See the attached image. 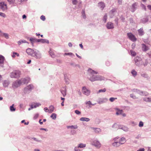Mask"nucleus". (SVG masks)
Segmentation results:
<instances>
[{"instance_id": "c03bdc74", "label": "nucleus", "mask_w": 151, "mask_h": 151, "mask_svg": "<svg viewBox=\"0 0 151 151\" xmlns=\"http://www.w3.org/2000/svg\"><path fill=\"white\" fill-rule=\"evenodd\" d=\"M82 13L83 18L84 19L86 17L85 11L84 10H83L82 12Z\"/></svg>"}, {"instance_id": "58836bf2", "label": "nucleus", "mask_w": 151, "mask_h": 151, "mask_svg": "<svg viewBox=\"0 0 151 151\" xmlns=\"http://www.w3.org/2000/svg\"><path fill=\"white\" fill-rule=\"evenodd\" d=\"M138 93L140 94L143 95H145V96L147 95L148 94L147 93H145L144 94H143V93L142 92H141L139 91H137Z\"/></svg>"}, {"instance_id": "ddd939ff", "label": "nucleus", "mask_w": 151, "mask_h": 151, "mask_svg": "<svg viewBox=\"0 0 151 151\" xmlns=\"http://www.w3.org/2000/svg\"><path fill=\"white\" fill-rule=\"evenodd\" d=\"M105 6V4L104 2L101 1L98 3V6L100 7L102 10H103Z\"/></svg>"}, {"instance_id": "4468645a", "label": "nucleus", "mask_w": 151, "mask_h": 151, "mask_svg": "<svg viewBox=\"0 0 151 151\" xmlns=\"http://www.w3.org/2000/svg\"><path fill=\"white\" fill-rule=\"evenodd\" d=\"M107 27L109 29H112L114 28L113 24L111 22H108L106 25Z\"/></svg>"}, {"instance_id": "2f4dec72", "label": "nucleus", "mask_w": 151, "mask_h": 151, "mask_svg": "<svg viewBox=\"0 0 151 151\" xmlns=\"http://www.w3.org/2000/svg\"><path fill=\"white\" fill-rule=\"evenodd\" d=\"M3 84L4 86L6 87L8 85L9 83L8 81H4Z\"/></svg>"}, {"instance_id": "49530a36", "label": "nucleus", "mask_w": 151, "mask_h": 151, "mask_svg": "<svg viewBox=\"0 0 151 151\" xmlns=\"http://www.w3.org/2000/svg\"><path fill=\"white\" fill-rule=\"evenodd\" d=\"M0 15L4 17H6V15L5 14L1 12H0Z\"/></svg>"}, {"instance_id": "0e129e2a", "label": "nucleus", "mask_w": 151, "mask_h": 151, "mask_svg": "<svg viewBox=\"0 0 151 151\" xmlns=\"http://www.w3.org/2000/svg\"><path fill=\"white\" fill-rule=\"evenodd\" d=\"M123 130L124 131H127L128 130V128L126 127H124L123 128Z\"/></svg>"}, {"instance_id": "603ef678", "label": "nucleus", "mask_w": 151, "mask_h": 151, "mask_svg": "<svg viewBox=\"0 0 151 151\" xmlns=\"http://www.w3.org/2000/svg\"><path fill=\"white\" fill-rule=\"evenodd\" d=\"M73 55V53L71 52L68 53H65L64 54V55Z\"/></svg>"}, {"instance_id": "7ed1b4c3", "label": "nucleus", "mask_w": 151, "mask_h": 151, "mask_svg": "<svg viewBox=\"0 0 151 151\" xmlns=\"http://www.w3.org/2000/svg\"><path fill=\"white\" fill-rule=\"evenodd\" d=\"M127 35L129 39L132 41L134 42L137 39L135 36L131 33H127Z\"/></svg>"}, {"instance_id": "6e6552de", "label": "nucleus", "mask_w": 151, "mask_h": 151, "mask_svg": "<svg viewBox=\"0 0 151 151\" xmlns=\"http://www.w3.org/2000/svg\"><path fill=\"white\" fill-rule=\"evenodd\" d=\"M135 61L136 64L138 66H139L142 63L141 58L139 57H136L135 58Z\"/></svg>"}, {"instance_id": "a211bd4d", "label": "nucleus", "mask_w": 151, "mask_h": 151, "mask_svg": "<svg viewBox=\"0 0 151 151\" xmlns=\"http://www.w3.org/2000/svg\"><path fill=\"white\" fill-rule=\"evenodd\" d=\"M139 34L140 36H142L144 34V32L143 28H141L139 29L138 30Z\"/></svg>"}, {"instance_id": "680f3d73", "label": "nucleus", "mask_w": 151, "mask_h": 151, "mask_svg": "<svg viewBox=\"0 0 151 151\" xmlns=\"http://www.w3.org/2000/svg\"><path fill=\"white\" fill-rule=\"evenodd\" d=\"M68 45L69 47H71L72 46V44L70 42L69 43Z\"/></svg>"}, {"instance_id": "3c124183", "label": "nucleus", "mask_w": 151, "mask_h": 151, "mask_svg": "<svg viewBox=\"0 0 151 151\" xmlns=\"http://www.w3.org/2000/svg\"><path fill=\"white\" fill-rule=\"evenodd\" d=\"M130 97H131L133 99H136V96L134 95L133 94H131L130 95Z\"/></svg>"}, {"instance_id": "39448f33", "label": "nucleus", "mask_w": 151, "mask_h": 151, "mask_svg": "<svg viewBox=\"0 0 151 151\" xmlns=\"http://www.w3.org/2000/svg\"><path fill=\"white\" fill-rule=\"evenodd\" d=\"M22 84L21 80H18L14 82L13 84V86L14 87L17 88L19 86Z\"/></svg>"}, {"instance_id": "393cba45", "label": "nucleus", "mask_w": 151, "mask_h": 151, "mask_svg": "<svg viewBox=\"0 0 151 151\" xmlns=\"http://www.w3.org/2000/svg\"><path fill=\"white\" fill-rule=\"evenodd\" d=\"M37 39L33 38H30V41L32 44H33L34 42H37Z\"/></svg>"}, {"instance_id": "6e6d98bb", "label": "nucleus", "mask_w": 151, "mask_h": 151, "mask_svg": "<svg viewBox=\"0 0 151 151\" xmlns=\"http://www.w3.org/2000/svg\"><path fill=\"white\" fill-rule=\"evenodd\" d=\"M44 110L45 111V112H48V109L47 108V107H45L44 108Z\"/></svg>"}, {"instance_id": "f3484780", "label": "nucleus", "mask_w": 151, "mask_h": 151, "mask_svg": "<svg viewBox=\"0 0 151 151\" xmlns=\"http://www.w3.org/2000/svg\"><path fill=\"white\" fill-rule=\"evenodd\" d=\"M29 79L28 78H24L23 79H21L20 80H21L22 83H23L24 84L26 83H27L29 81Z\"/></svg>"}, {"instance_id": "a19ab883", "label": "nucleus", "mask_w": 151, "mask_h": 151, "mask_svg": "<svg viewBox=\"0 0 151 151\" xmlns=\"http://www.w3.org/2000/svg\"><path fill=\"white\" fill-rule=\"evenodd\" d=\"M49 53L50 55L52 56V57H53L54 55L53 53L52 52V51L51 50H50L49 51Z\"/></svg>"}, {"instance_id": "f704fd0d", "label": "nucleus", "mask_w": 151, "mask_h": 151, "mask_svg": "<svg viewBox=\"0 0 151 151\" xmlns=\"http://www.w3.org/2000/svg\"><path fill=\"white\" fill-rule=\"evenodd\" d=\"M86 146V144H83L81 143L79 145V146H78V147L80 148H83L85 147Z\"/></svg>"}, {"instance_id": "5fc2aeb1", "label": "nucleus", "mask_w": 151, "mask_h": 151, "mask_svg": "<svg viewBox=\"0 0 151 151\" xmlns=\"http://www.w3.org/2000/svg\"><path fill=\"white\" fill-rule=\"evenodd\" d=\"M137 6V4L136 3H135L132 4V6L134 9L135 8V7Z\"/></svg>"}, {"instance_id": "f03ea898", "label": "nucleus", "mask_w": 151, "mask_h": 151, "mask_svg": "<svg viewBox=\"0 0 151 151\" xmlns=\"http://www.w3.org/2000/svg\"><path fill=\"white\" fill-rule=\"evenodd\" d=\"M20 72L19 70H15L12 72L10 74L11 78H17L20 77Z\"/></svg>"}, {"instance_id": "c85d7f7f", "label": "nucleus", "mask_w": 151, "mask_h": 151, "mask_svg": "<svg viewBox=\"0 0 151 151\" xmlns=\"http://www.w3.org/2000/svg\"><path fill=\"white\" fill-rule=\"evenodd\" d=\"M15 55H17V56L18 57L19 56V54L18 53L15 52H14L13 53V54L12 55V57L13 58L15 57Z\"/></svg>"}, {"instance_id": "473e14b6", "label": "nucleus", "mask_w": 151, "mask_h": 151, "mask_svg": "<svg viewBox=\"0 0 151 151\" xmlns=\"http://www.w3.org/2000/svg\"><path fill=\"white\" fill-rule=\"evenodd\" d=\"M107 16L106 14H105L103 18V21L104 22H106V21L107 19Z\"/></svg>"}, {"instance_id": "37998d69", "label": "nucleus", "mask_w": 151, "mask_h": 151, "mask_svg": "<svg viewBox=\"0 0 151 151\" xmlns=\"http://www.w3.org/2000/svg\"><path fill=\"white\" fill-rule=\"evenodd\" d=\"M7 1L10 4H12L14 3L15 2V0H7Z\"/></svg>"}, {"instance_id": "f8f14e48", "label": "nucleus", "mask_w": 151, "mask_h": 151, "mask_svg": "<svg viewBox=\"0 0 151 151\" xmlns=\"http://www.w3.org/2000/svg\"><path fill=\"white\" fill-rule=\"evenodd\" d=\"M37 42H40L42 43H49V40H47L45 39H38L37 40Z\"/></svg>"}, {"instance_id": "bf43d9fd", "label": "nucleus", "mask_w": 151, "mask_h": 151, "mask_svg": "<svg viewBox=\"0 0 151 151\" xmlns=\"http://www.w3.org/2000/svg\"><path fill=\"white\" fill-rule=\"evenodd\" d=\"M137 151H144V148H141L138 150Z\"/></svg>"}, {"instance_id": "09e8293b", "label": "nucleus", "mask_w": 151, "mask_h": 151, "mask_svg": "<svg viewBox=\"0 0 151 151\" xmlns=\"http://www.w3.org/2000/svg\"><path fill=\"white\" fill-rule=\"evenodd\" d=\"M139 127H142L143 126V123L142 122L140 121L139 123Z\"/></svg>"}, {"instance_id": "9b49d317", "label": "nucleus", "mask_w": 151, "mask_h": 151, "mask_svg": "<svg viewBox=\"0 0 151 151\" xmlns=\"http://www.w3.org/2000/svg\"><path fill=\"white\" fill-rule=\"evenodd\" d=\"M93 145L98 148H100L101 147V144L97 141H94L93 143Z\"/></svg>"}, {"instance_id": "8fccbe9b", "label": "nucleus", "mask_w": 151, "mask_h": 151, "mask_svg": "<svg viewBox=\"0 0 151 151\" xmlns=\"http://www.w3.org/2000/svg\"><path fill=\"white\" fill-rule=\"evenodd\" d=\"M40 19H41L43 21H45V16L43 15H42L40 17Z\"/></svg>"}, {"instance_id": "cd10ccee", "label": "nucleus", "mask_w": 151, "mask_h": 151, "mask_svg": "<svg viewBox=\"0 0 151 151\" xmlns=\"http://www.w3.org/2000/svg\"><path fill=\"white\" fill-rule=\"evenodd\" d=\"M67 127L68 128H70L71 129H76L78 127L77 126V125H75V126L72 125V126H67Z\"/></svg>"}, {"instance_id": "9d476101", "label": "nucleus", "mask_w": 151, "mask_h": 151, "mask_svg": "<svg viewBox=\"0 0 151 151\" xmlns=\"http://www.w3.org/2000/svg\"><path fill=\"white\" fill-rule=\"evenodd\" d=\"M26 52L27 54L32 56L35 51L30 48H28L26 50Z\"/></svg>"}, {"instance_id": "aec40b11", "label": "nucleus", "mask_w": 151, "mask_h": 151, "mask_svg": "<svg viewBox=\"0 0 151 151\" xmlns=\"http://www.w3.org/2000/svg\"><path fill=\"white\" fill-rule=\"evenodd\" d=\"M0 35L1 36H4L6 39H8L9 38V35L7 33H1Z\"/></svg>"}, {"instance_id": "1a4fd4ad", "label": "nucleus", "mask_w": 151, "mask_h": 151, "mask_svg": "<svg viewBox=\"0 0 151 151\" xmlns=\"http://www.w3.org/2000/svg\"><path fill=\"white\" fill-rule=\"evenodd\" d=\"M32 56L38 59H40L41 58V55L38 52H36L35 51Z\"/></svg>"}, {"instance_id": "0eeeda50", "label": "nucleus", "mask_w": 151, "mask_h": 151, "mask_svg": "<svg viewBox=\"0 0 151 151\" xmlns=\"http://www.w3.org/2000/svg\"><path fill=\"white\" fill-rule=\"evenodd\" d=\"M0 9L3 10H5L7 9V6L6 4L4 2H1L0 3Z\"/></svg>"}, {"instance_id": "423d86ee", "label": "nucleus", "mask_w": 151, "mask_h": 151, "mask_svg": "<svg viewBox=\"0 0 151 151\" xmlns=\"http://www.w3.org/2000/svg\"><path fill=\"white\" fill-rule=\"evenodd\" d=\"M82 92L83 93L86 95H89L90 93V91L89 90L87 89L85 87H83Z\"/></svg>"}, {"instance_id": "4d7b16f0", "label": "nucleus", "mask_w": 151, "mask_h": 151, "mask_svg": "<svg viewBox=\"0 0 151 151\" xmlns=\"http://www.w3.org/2000/svg\"><path fill=\"white\" fill-rule=\"evenodd\" d=\"M86 104H87L91 105V102L90 101H89L86 103Z\"/></svg>"}, {"instance_id": "de8ad7c7", "label": "nucleus", "mask_w": 151, "mask_h": 151, "mask_svg": "<svg viewBox=\"0 0 151 151\" xmlns=\"http://www.w3.org/2000/svg\"><path fill=\"white\" fill-rule=\"evenodd\" d=\"M77 3V0H73L72 1V3L74 5L76 4Z\"/></svg>"}, {"instance_id": "338daca9", "label": "nucleus", "mask_w": 151, "mask_h": 151, "mask_svg": "<svg viewBox=\"0 0 151 151\" xmlns=\"http://www.w3.org/2000/svg\"><path fill=\"white\" fill-rule=\"evenodd\" d=\"M38 105H36V106H34L33 107V106H32V107H31V108H35L36 107L38 106Z\"/></svg>"}, {"instance_id": "052dcab7", "label": "nucleus", "mask_w": 151, "mask_h": 151, "mask_svg": "<svg viewBox=\"0 0 151 151\" xmlns=\"http://www.w3.org/2000/svg\"><path fill=\"white\" fill-rule=\"evenodd\" d=\"M147 7L149 9L151 10V5H149L147 6Z\"/></svg>"}, {"instance_id": "774afa93", "label": "nucleus", "mask_w": 151, "mask_h": 151, "mask_svg": "<svg viewBox=\"0 0 151 151\" xmlns=\"http://www.w3.org/2000/svg\"><path fill=\"white\" fill-rule=\"evenodd\" d=\"M34 140L37 141H39L38 140H37L36 138H32Z\"/></svg>"}, {"instance_id": "b1692460", "label": "nucleus", "mask_w": 151, "mask_h": 151, "mask_svg": "<svg viewBox=\"0 0 151 151\" xmlns=\"http://www.w3.org/2000/svg\"><path fill=\"white\" fill-rule=\"evenodd\" d=\"M144 101L147 102H151V98L145 97L143 99Z\"/></svg>"}, {"instance_id": "864d4df0", "label": "nucleus", "mask_w": 151, "mask_h": 151, "mask_svg": "<svg viewBox=\"0 0 151 151\" xmlns=\"http://www.w3.org/2000/svg\"><path fill=\"white\" fill-rule=\"evenodd\" d=\"M75 113L77 114H80L81 113L80 111L77 110H76L75 111Z\"/></svg>"}, {"instance_id": "13d9d810", "label": "nucleus", "mask_w": 151, "mask_h": 151, "mask_svg": "<svg viewBox=\"0 0 151 151\" xmlns=\"http://www.w3.org/2000/svg\"><path fill=\"white\" fill-rule=\"evenodd\" d=\"M78 147H75V151H79V150H80L79 149H78Z\"/></svg>"}, {"instance_id": "7c9ffc66", "label": "nucleus", "mask_w": 151, "mask_h": 151, "mask_svg": "<svg viewBox=\"0 0 151 151\" xmlns=\"http://www.w3.org/2000/svg\"><path fill=\"white\" fill-rule=\"evenodd\" d=\"M131 73L134 76H135L137 75V72L134 70H132Z\"/></svg>"}, {"instance_id": "2eb2a0df", "label": "nucleus", "mask_w": 151, "mask_h": 151, "mask_svg": "<svg viewBox=\"0 0 151 151\" xmlns=\"http://www.w3.org/2000/svg\"><path fill=\"white\" fill-rule=\"evenodd\" d=\"M142 50L144 51H146L148 50L149 49V48L145 44H142Z\"/></svg>"}, {"instance_id": "6ab92c4d", "label": "nucleus", "mask_w": 151, "mask_h": 151, "mask_svg": "<svg viewBox=\"0 0 151 151\" xmlns=\"http://www.w3.org/2000/svg\"><path fill=\"white\" fill-rule=\"evenodd\" d=\"M126 139L122 137L119 140V142L121 145L124 144L126 142Z\"/></svg>"}, {"instance_id": "4be33fe9", "label": "nucleus", "mask_w": 151, "mask_h": 151, "mask_svg": "<svg viewBox=\"0 0 151 151\" xmlns=\"http://www.w3.org/2000/svg\"><path fill=\"white\" fill-rule=\"evenodd\" d=\"M113 146L116 147H117L121 145L119 142H114L112 143Z\"/></svg>"}, {"instance_id": "72a5a7b5", "label": "nucleus", "mask_w": 151, "mask_h": 151, "mask_svg": "<svg viewBox=\"0 0 151 151\" xmlns=\"http://www.w3.org/2000/svg\"><path fill=\"white\" fill-rule=\"evenodd\" d=\"M130 52L131 55L132 56H134L136 55V52L135 51H133V50H130Z\"/></svg>"}, {"instance_id": "e433bc0d", "label": "nucleus", "mask_w": 151, "mask_h": 151, "mask_svg": "<svg viewBox=\"0 0 151 151\" xmlns=\"http://www.w3.org/2000/svg\"><path fill=\"white\" fill-rule=\"evenodd\" d=\"M122 111H123L122 110H119L116 112V114L117 115L120 114H122Z\"/></svg>"}, {"instance_id": "a878e982", "label": "nucleus", "mask_w": 151, "mask_h": 151, "mask_svg": "<svg viewBox=\"0 0 151 151\" xmlns=\"http://www.w3.org/2000/svg\"><path fill=\"white\" fill-rule=\"evenodd\" d=\"M4 58L2 55H0V64H2L4 62Z\"/></svg>"}, {"instance_id": "a18cd8bd", "label": "nucleus", "mask_w": 151, "mask_h": 151, "mask_svg": "<svg viewBox=\"0 0 151 151\" xmlns=\"http://www.w3.org/2000/svg\"><path fill=\"white\" fill-rule=\"evenodd\" d=\"M141 75L142 77H143L145 78H147L148 77L146 73H143V74H142Z\"/></svg>"}, {"instance_id": "4c0bfd02", "label": "nucleus", "mask_w": 151, "mask_h": 151, "mask_svg": "<svg viewBox=\"0 0 151 151\" xmlns=\"http://www.w3.org/2000/svg\"><path fill=\"white\" fill-rule=\"evenodd\" d=\"M95 131L96 133H99L101 131V130L99 128H97L95 129Z\"/></svg>"}, {"instance_id": "dca6fc26", "label": "nucleus", "mask_w": 151, "mask_h": 151, "mask_svg": "<svg viewBox=\"0 0 151 151\" xmlns=\"http://www.w3.org/2000/svg\"><path fill=\"white\" fill-rule=\"evenodd\" d=\"M61 92L64 96L66 95V90L65 88H63L61 90Z\"/></svg>"}, {"instance_id": "20e7f679", "label": "nucleus", "mask_w": 151, "mask_h": 151, "mask_svg": "<svg viewBox=\"0 0 151 151\" xmlns=\"http://www.w3.org/2000/svg\"><path fill=\"white\" fill-rule=\"evenodd\" d=\"M33 86L32 84H30L24 88V92L25 93H27L29 91H31L33 88Z\"/></svg>"}, {"instance_id": "f257e3e1", "label": "nucleus", "mask_w": 151, "mask_h": 151, "mask_svg": "<svg viewBox=\"0 0 151 151\" xmlns=\"http://www.w3.org/2000/svg\"><path fill=\"white\" fill-rule=\"evenodd\" d=\"M88 71L91 74V76L89 78V80L93 82L95 81H102L104 80V78L100 76L94 75V74H97L98 73L96 71H95L94 70H92L91 68H89L88 70Z\"/></svg>"}, {"instance_id": "412c9836", "label": "nucleus", "mask_w": 151, "mask_h": 151, "mask_svg": "<svg viewBox=\"0 0 151 151\" xmlns=\"http://www.w3.org/2000/svg\"><path fill=\"white\" fill-rule=\"evenodd\" d=\"M54 107L52 106H50L49 108V109L48 110V112L49 113H52L54 110Z\"/></svg>"}, {"instance_id": "69168bd1", "label": "nucleus", "mask_w": 151, "mask_h": 151, "mask_svg": "<svg viewBox=\"0 0 151 151\" xmlns=\"http://www.w3.org/2000/svg\"><path fill=\"white\" fill-rule=\"evenodd\" d=\"M41 120H42L41 119H40L39 120V123L40 124H43V122H41Z\"/></svg>"}, {"instance_id": "bb28decb", "label": "nucleus", "mask_w": 151, "mask_h": 151, "mask_svg": "<svg viewBox=\"0 0 151 151\" xmlns=\"http://www.w3.org/2000/svg\"><path fill=\"white\" fill-rule=\"evenodd\" d=\"M27 43V42L25 40H20L18 42V44L19 45H20L22 43Z\"/></svg>"}, {"instance_id": "ea45409f", "label": "nucleus", "mask_w": 151, "mask_h": 151, "mask_svg": "<svg viewBox=\"0 0 151 151\" xmlns=\"http://www.w3.org/2000/svg\"><path fill=\"white\" fill-rule=\"evenodd\" d=\"M106 91V89L105 88H104L103 89H101L99 90L98 92L101 93V92H105Z\"/></svg>"}, {"instance_id": "5701e85b", "label": "nucleus", "mask_w": 151, "mask_h": 151, "mask_svg": "<svg viewBox=\"0 0 151 151\" xmlns=\"http://www.w3.org/2000/svg\"><path fill=\"white\" fill-rule=\"evenodd\" d=\"M80 120L81 121H86L88 122L90 120L89 119L86 117H82L80 119Z\"/></svg>"}, {"instance_id": "c756f323", "label": "nucleus", "mask_w": 151, "mask_h": 151, "mask_svg": "<svg viewBox=\"0 0 151 151\" xmlns=\"http://www.w3.org/2000/svg\"><path fill=\"white\" fill-rule=\"evenodd\" d=\"M50 117L53 119H55L56 118V114L55 113H53L52 114Z\"/></svg>"}, {"instance_id": "e2e57ef3", "label": "nucleus", "mask_w": 151, "mask_h": 151, "mask_svg": "<svg viewBox=\"0 0 151 151\" xmlns=\"http://www.w3.org/2000/svg\"><path fill=\"white\" fill-rule=\"evenodd\" d=\"M22 18L23 19H26V16L24 14L23 15V16H22Z\"/></svg>"}, {"instance_id": "c9c22d12", "label": "nucleus", "mask_w": 151, "mask_h": 151, "mask_svg": "<svg viewBox=\"0 0 151 151\" xmlns=\"http://www.w3.org/2000/svg\"><path fill=\"white\" fill-rule=\"evenodd\" d=\"M10 110L11 111H14L15 110V108L14 107V104L10 106Z\"/></svg>"}, {"instance_id": "79ce46f5", "label": "nucleus", "mask_w": 151, "mask_h": 151, "mask_svg": "<svg viewBox=\"0 0 151 151\" xmlns=\"http://www.w3.org/2000/svg\"><path fill=\"white\" fill-rule=\"evenodd\" d=\"M117 99V98H116L111 97L110 98L109 100L111 102H113L116 99Z\"/></svg>"}]
</instances>
